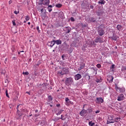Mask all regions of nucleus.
Returning <instances> with one entry per match:
<instances>
[{"label":"nucleus","mask_w":126,"mask_h":126,"mask_svg":"<svg viewBox=\"0 0 126 126\" xmlns=\"http://www.w3.org/2000/svg\"><path fill=\"white\" fill-rule=\"evenodd\" d=\"M59 73H60L61 75H63V74H67V73H68V69L63 68L62 69V71H59Z\"/></svg>","instance_id":"6"},{"label":"nucleus","mask_w":126,"mask_h":126,"mask_svg":"<svg viewBox=\"0 0 126 126\" xmlns=\"http://www.w3.org/2000/svg\"><path fill=\"white\" fill-rule=\"evenodd\" d=\"M47 11H46V9L44 10V11L43 13H41V16L42 18V19H45L47 16V14H46V12Z\"/></svg>","instance_id":"15"},{"label":"nucleus","mask_w":126,"mask_h":126,"mask_svg":"<svg viewBox=\"0 0 126 126\" xmlns=\"http://www.w3.org/2000/svg\"><path fill=\"white\" fill-rule=\"evenodd\" d=\"M98 3L100 4H105V3H106V1L104 0H100L98 1Z\"/></svg>","instance_id":"24"},{"label":"nucleus","mask_w":126,"mask_h":126,"mask_svg":"<svg viewBox=\"0 0 126 126\" xmlns=\"http://www.w3.org/2000/svg\"><path fill=\"white\" fill-rule=\"evenodd\" d=\"M64 46H65L66 48H68V45L66 43V41H65L63 43Z\"/></svg>","instance_id":"39"},{"label":"nucleus","mask_w":126,"mask_h":126,"mask_svg":"<svg viewBox=\"0 0 126 126\" xmlns=\"http://www.w3.org/2000/svg\"><path fill=\"white\" fill-rule=\"evenodd\" d=\"M34 74L35 76H37V75H38V72L35 71Z\"/></svg>","instance_id":"52"},{"label":"nucleus","mask_w":126,"mask_h":126,"mask_svg":"<svg viewBox=\"0 0 126 126\" xmlns=\"http://www.w3.org/2000/svg\"><path fill=\"white\" fill-rule=\"evenodd\" d=\"M62 6H63V4H62L61 3L57 4L56 5V7H58V8H61V7H62Z\"/></svg>","instance_id":"27"},{"label":"nucleus","mask_w":126,"mask_h":126,"mask_svg":"<svg viewBox=\"0 0 126 126\" xmlns=\"http://www.w3.org/2000/svg\"><path fill=\"white\" fill-rule=\"evenodd\" d=\"M25 19H26V21H28V20H29L30 19V17L29 16H26Z\"/></svg>","instance_id":"36"},{"label":"nucleus","mask_w":126,"mask_h":126,"mask_svg":"<svg viewBox=\"0 0 126 126\" xmlns=\"http://www.w3.org/2000/svg\"><path fill=\"white\" fill-rule=\"evenodd\" d=\"M115 89H116V90L120 89V87H118V84H115Z\"/></svg>","instance_id":"37"},{"label":"nucleus","mask_w":126,"mask_h":126,"mask_svg":"<svg viewBox=\"0 0 126 126\" xmlns=\"http://www.w3.org/2000/svg\"><path fill=\"white\" fill-rule=\"evenodd\" d=\"M117 28L118 31H121V29L123 28V26L121 25H118L117 26Z\"/></svg>","instance_id":"22"},{"label":"nucleus","mask_w":126,"mask_h":126,"mask_svg":"<svg viewBox=\"0 0 126 126\" xmlns=\"http://www.w3.org/2000/svg\"><path fill=\"white\" fill-rule=\"evenodd\" d=\"M67 52L69 54H71V53H72V50L71 49L68 50Z\"/></svg>","instance_id":"44"},{"label":"nucleus","mask_w":126,"mask_h":126,"mask_svg":"<svg viewBox=\"0 0 126 126\" xmlns=\"http://www.w3.org/2000/svg\"><path fill=\"white\" fill-rule=\"evenodd\" d=\"M85 67V63H82L80 64V67L78 68V70H81V69H83V68H84Z\"/></svg>","instance_id":"18"},{"label":"nucleus","mask_w":126,"mask_h":126,"mask_svg":"<svg viewBox=\"0 0 126 126\" xmlns=\"http://www.w3.org/2000/svg\"><path fill=\"white\" fill-rule=\"evenodd\" d=\"M94 42L95 43H99L100 44L104 43V39L100 36H97L94 39Z\"/></svg>","instance_id":"5"},{"label":"nucleus","mask_w":126,"mask_h":126,"mask_svg":"<svg viewBox=\"0 0 126 126\" xmlns=\"http://www.w3.org/2000/svg\"><path fill=\"white\" fill-rule=\"evenodd\" d=\"M118 90H119L120 92H124V88H123L119 87V89H118Z\"/></svg>","instance_id":"34"},{"label":"nucleus","mask_w":126,"mask_h":126,"mask_svg":"<svg viewBox=\"0 0 126 126\" xmlns=\"http://www.w3.org/2000/svg\"><path fill=\"white\" fill-rule=\"evenodd\" d=\"M40 11H41V14H42V13H44V11H45V10H44V9H41L40 10Z\"/></svg>","instance_id":"51"},{"label":"nucleus","mask_w":126,"mask_h":126,"mask_svg":"<svg viewBox=\"0 0 126 126\" xmlns=\"http://www.w3.org/2000/svg\"><path fill=\"white\" fill-rule=\"evenodd\" d=\"M11 50L13 53H15V52H16V50H15V48H14V47H12L11 48Z\"/></svg>","instance_id":"35"},{"label":"nucleus","mask_w":126,"mask_h":126,"mask_svg":"<svg viewBox=\"0 0 126 126\" xmlns=\"http://www.w3.org/2000/svg\"><path fill=\"white\" fill-rule=\"evenodd\" d=\"M66 119V116L63 115H62L61 117L58 119V120H62V121H65Z\"/></svg>","instance_id":"20"},{"label":"nucleus","mask_w":126,"mask_h":126,"mask_svg":"<svg viewBox=\"0 0 126 126\" xmlns=\"http://www.w3.org/2000/svg\"><path fill=\"white\" fill-rule=\"evenodd\" d=\"M104 102V99L102 97H96V103L97 104H101Z\"/></svg>","instance_id":"9"},{"label":"nucleus","mask_w":126,"mask_h":126,"mask_svg":"<svg viewBox=\"0 0 126 126\" xmlns=\"http://www.w3.org/2000/svg\"><path fill=\"white\" fill-rule=\"evenodd\" d=\"M107 81L109 82V83H112L113 82V80H114V77L113 76H108L107 78Z\"/></svg>","instance_id":"10"},{"label":"nucleus","mask_w":126,"mask_h":126,"mask_svg":"<svg viewBox=\"0 0 126 126\" xmlns=\"http://www.w3.org/2000/svg\"><path fill=\"white\" fill-rule=\"evenodd\" d=\"M5 94H6V97H8V98H9V95H8V93L7 92V90L6 91Z\"/></svg>","instance_id":"42"},{"label":"nucleus","mask_w":126,"mask_h":126,"mask_svg":"<svg viewBox=\"0 0 126 126\" xmlns=\"http://www.w3.org/2000/svg\"><path fill=\"white\" fill-rule=\"evenodd\" d=\"M90 8H92V9H93V8H94V6L91 5Z\"/></svg>","instance_id":"59"},{"label":"nucleus","mask_w":126,"mask_h":126,"mask_svg":"<svg viewBox=\"0 0 126 126\" xmlns=\"http://www.w3.org/2000/svg\"><path fill=\"white\" fill-rule=\"evenodd\" d=\"M5 83H8V80L6 79L5 80Z\"/></svg>","instance_id":"58"},{"label":"nucleus","mask_w":126,"mask_h":126,"mask_svg":"<svg viewBox=\"0 0 126 126\" xmlns=\"http://www.w3.org/2000/svg\"><path fill=\"white\" fill-rule=\"evenodd\" d=\"M96 13L97 16H100V15H102V12H101V11L96 12Z\"/></svg>","instance_id":"31"},{"label":"nucleus","mask_w":126,"mask_h":126,"mask_svg":"<svg viewBox=\"0 0 126 126\" xmlns=\"http://www.w3.org/2000/svg\"><path fill=\"white\" fill-rule=\"evenodd\" d=\"M79 26L82 27V28H85V27H86V25H84L83 23L79 24Z\"/></svg>","instance_id":"30"},{"label":"nucleus","mask_w":126,"mask_h":126,"mask_svg":"<svg viewBox=\"0 0 126 126\" xmlns=\"http://www.w3.org/2000/svg\"><path fill=\"white\" fill-rule=\"evenodd\" d=\"M65 102H66V103H68V101H69V99L68 98V97H66L65 98Z\"/></svg>","instance_id":"43"},{"label":"nucleus","mask_w":126,"mask_h":126,"mask_svg":"<svg viewBox=\"0 0 126 126\" xmlns=\"http://www.w3.org/2000/svg\"><path fill=\"white\" fill-rule=\"evenodd\" d=\"M95 41H93V42H92L93 45H96V44H95Z\"/></svg>","instance_id":"63"},{"label":"nucleus","mask_w":126,"mask_h":126,"mask_svg":"<svg viewBox=\"0 0 126 126\" xmlns=\"http://www.w3.org/2000/svg\"><path fill=\"white\" fill-rule=\"evenodd\" d=\"M95 82H97V83H100V82H102V79H96Z\"/></svg>","instance_id":"29"},{"label":"nucleus","mask_w":126,"mask_h":126,"mask_svg":"<svg viewBox=\"0 0 126 126\" xmlns=\"http://www.w3.org/2000/svg\"><path fill=\"white\" fill-rule=\"evenodd\" d=\"M52 7H53V6H52V5H48L47 8H52Z\"/></svg>","instance_id":"53"},{"label":"nucleus","mask_w":126,"mask_h":126,"mask_svg":"<svg viewBox=\"0 0 126 126\" xmlns=\"http://www.w3.org/2000/svg\"><path fill=\"white\" fill-rule=\"evenodd\" d=\"M13 60H17V56H15V57H13Z\"/></svg>","instance_id":"54"},{"label":"nucleus","mask_w":126,"mask_h":126,"mask_svg":"<svg viewBox=\"0 0 126 126\" xmlns=\"http://www.w3.org/2000/svg\"><path fill=\"white\" fill-rule=\"evenodd\" d=\"M87 110L85 109H83L80 112V116H82V117H84L85 116V114H87Z\"/></svg>","instance_id":"13"},{"label":"nucleus","mask_w":126,"mask_h":126,"mask_svg":"<svg viewBox=\"0 0 126 126\" xmlns=\"http://www.w3.org/2000/svg\"><path fill=\"white\" fill-rule=\"evenodd\" d=\"M70 20H71V21L72 22H73L75 21V20H74V18H73V17H71L70 18Z\"/></svg>","instance_id":"40"},{"label":"nucleus","mask_w":126,"mask_h":126,"mask_svg":"<svg viewBox=\"0 0 126 126\" xmlns=\"http://www.w3.org/2000/svg\"><path fill=\"white\" fill-rule=\"evenodd\" d=\"M114 120H115V123H119V122H120V120H121V118L120 117H117V118H115Z\"/></svg>","instance_id":"25"},{"label":"nucleus","mask_w":126,"mask_h":126,"mask_svg":"<svg viewBox=\"0 0 126 126\" xmlns=\"http://www.w3.org/2000/svg\"><path fill=\"white\" fill-rule=\"evenodd\" d=\"M36 29H37V31H38V32H40V30H39V26H37V27H36Z\"/></svg>","instance_id":"55"},{"label":"nucleus","mask_w":126,"mask_h":126,"mask_svg":"<svg viewBox=\"0 0 126 126\" xmlns=\"http://www.w3.org/2000/svg\"><path fill=\"white\" fill-rule=\"evenodd\" d=\"M22 116V113L19 110H17L16 118L17 120H20L21 116Z\"/></svg>","instance_id":"7"},{"label":"nucleus","mask_w":126,"mask_h":126,"mask_svg":"<svg viewBox=\"0 0 126 126\" xmlns=\"http://www.w3.org/2000/svg\"><path fill=\"white\" fill-rule=\"evenodd\" d=\"M73 82V78L72 77L66 78V80H65V84L67 86H69L71 85Z\"/></svg>","instance_id":"3"},{"label":"nucleus","mask_w":126,"mask_h":126,"mask_svg":"<svg viewBox=\"0 0 126 126\" xmlns=\"http://www.w3.org/2000/svg\"><path fill=\"white\" fill-rule=\"evenodd\" d=\"M48 102H51V101H53V97H52V95H49L48 96Z\"/></svg>","instance_id":"26"},{"label":"nucleus","mask_w":126,"mask_h":126,"mask_svg":"<svg viewBox=\"0 0 126 126\" xmlns=\"http://www.w3.org/2000/svg\"><path fill=\"white\" fill-rule=\"evenodd\" d=\"M96 66L98 68H101V64H97Z\"/></svg>","instance_id":"45"},{"label":"nucleus","mask_w":126,"mask_h":126,"mask_svg":"<svg viewBox=\"0 0 126 126\" xmlns=\"http://www.w3.org/2000/svg\"><path fill=\"white\" fill-rule=\"evenodd\" d=\"M27 94H29V95H31V94L30 93V92H26Z\"/></svg>","instance_id":"57"},{"label":"nucleus","mask_w":126,"mask_h":126,"mask_svg":"<svg viewBox=\"0 0 126 126\" xmlns=\"http://www.w3.org/2000/svg\"><path fill=\"white\" fill-rule=\"evenodd\" d=\"M90 21H91V22H95V21H96V18L91 17L90 18Z\"/></svg>","instance_id":"23"},{"label":"nucleus","mask_w":126,"mask_h":126,"mask_svg":"<svg viewBox=\"0 0 126 126\" xmlns=\"http://www.w3.org/2000/svg\"><path fill=\"white\" fill-rule=\"evenodd\" d=\"M38 3L39 5H49L50 4V0H39Z\"/></svg>","instance_id":"4"},{"label":"nucleus","mask_w":126,"mask_h":126,"mask_svg":"<svg viewBox=\"0 0 126 126\" xmlns=\"http://www.w3.org/2000/svg\"><path fill=\"white\" fill-rule=\"evenodd\" d=\"M36 66H39L40 65V63H38L37 64H36Z\"/></svg>","instance_id":"64"},{"label":"nucleus","mask_w":126,"mask_h":126,"mask_svg":"<svg viewBox=\"0 0 126 126\" xmlns=\"http://www.w3.org/2000/svg\"><path fill=\"white\" fill-rule=\"evenodd\" d=\"M105 26L101 24L97 28V33L99 36H103L105 34V31L104 30Z\"/></svg>","instance_id":"1"},{"label":"nucleus","mask_w":126,"mask_h":126,"mask_svg":"<svg viewBox=\"0 0 126 126\" xmlns=\"http://www.w3.org/2000/svg\"><path fill=\"white\" fill-rule=\"evenodd\" d=\"M88 111L89 113H92V111H93L92 109H88Z\"/></svg>","instance_id":"46"},{"label":"nucleus","mask_w":126,"mask_h":126,"mask_svg":"<svg viewBox=\"0 0 126 126\" xmlns=\"http://www.w3.org/2000/svg\"><path fill=\"white\" fill-rule=\"evenodd\" d=\"M23 74H24L25 75H29V72H23Z\"/></svg>","instance_id":"38"},{"label":"nucleus","mask_w":126,"mask_h":126,"mask_svg":"<svg viewBox=\"0 0 126 126\" xmlns=\"http://www.w3.org/2000/svg\"><path fill=\"white\" fill-rule=\"evenodd\" d=\"M12 23H13V25L14 26H15V25H16V23H15V21H12Z\"/></svg>","instance_id":"47"},{"label":"nucleus","mask_w":126,"mask_h":126,"mask_svg":"<svg viewBox=\"0 0 126 126\" xmlns=\"http://www.w3.org/2000/svg\"><path fill=\"white\" fill-rule=\"evenodd\" d=\"M84 77H85L86 80H90V76L88 74V73H86Z\"/></svg>","instance_id":"19"},{"label":"nucleus","mask_w":126,"mask_h":126,"mask_svg":"<svg viewBox=\"0 0 126 126\" xmlns=\"http://www.w3.org/2000/svg\"><path fill=\"white\" fill-rule=\"evenodd\" d=\"M110 38L112 39V40H114V41H117L118 36L116 35L114 33H113V36H111Z\"/></svg>","instance_id":"16"},{"label":"nucleus","mask_w":126,"mask_h":126,"mask_svg":"<svg viewBox=\"0 0 126 126\" xmlns=\"http://www.w3.org/2000/svg\"><path fill=\"white\" fill-rule=\"evenodd\" d=\"M81 77H82V76L80 74H77L74 76L75 80H79Z\"/></svg>","instance_id":"11"},{"label":"nucleus","mask_w":126,"mask_h":126,"mask_svg":"<svg viewBox=\"0 0 126 126\" xmlns=\"http://www.w3.org/2000/svg\"><path fill=\"white\" fill-rule=\"evenodd\" d=\"M89 45H90V46L93 45V43H92V41H90V42H89Z\"/></svg>","instance_id":"56"},{"label":"nucleus","mask_w":126,"mask_h":126,"mask_svg":"<svg viewBox=\"0 0 126 126\" xmlns=\"http://www.w3.org/2000/svg\"><path fill=\"white\" fill-rule=\"evenodd\" d=\"M59 16L60 17V18H61V19H63L64 17V14L63 12L61 11L59 14Z\"/></svg>","instance_id":"17"},{"label":"nucleus","mask_w":126,"mask_h":126,"mask_svg":"<svg viewBox=\"0 0 126 126\" xmlns=\"http://www.w3.org/2000/svg\"><path fill=\"white\" fill-rule=\"evenodd\" d=\"M63 31H65L66 34H68L69 33H70L71 31V28L66 27L64 28Z\"/></svg>","instance_id":"8"},{"label":"nucleus","mask_w":126,"mask_h":126,"mask_svg":"<svg viewBox=\"0 0 126 126\" xmlns=\"http://www.w3.org/2000/svg\"><path fill=\"white\" fill-rule=\"evenodd\" d=\"M11 3H12V1L11 0L9 1V4H10Z\"/></svg>","instance_id":"61"},{"label":"nucleus","mask_w":126,"mask_h":126,"mask_svg":"<svg viewBox=\"0 0 126 126\" xmlns=\"http://www.w3.org/2000/svg\"><path fill=\"white\" fill-rule=\"evenodd\" d=\"M98 113H100L99 110H97L96 111H95V114H98Z\"/></svg>","instance_id":"60"},{"label":"nucleus","mask_w":126,"mask_h":126,"mask_svg":"<svg viewBox=\"0 0 126 126\" xmlns=\"http://www.w3.org/2000/svg\"><path fill=\"white\" fill-rule=\"evenodd\" d=\"M115 121L116 120H115V118L113 115H109L106 124L107 125H109V124H114Z\"/></svg>","instance_id":"2"},{"label":"nucleus","mask_w":126,"mask_h":126,"mask_svg":"<svg viewBox=\"0 0 126 126\" xmlns=\"http://www.w3.org/2000/svg\"><path fill=\"white\" fill-rule=\"evenodd\" d=\"M54 42L55 44H57V45H61L62 44V41L61 39H58L57 40H54Z\"/></svg>","instance_id":"21"},{"label":"nucleus","mask_w":126,"mask_h":126,"mask_svg":"<svg viewBox=\"0 0 126 126\" xmlns=\"http://www.w3.org/2000/svg\"><path fill=\"white\" fill-rule=\"evenodd\" d=\"M123 70H126V67H123Z\"/></svg>","instance_id":"62"},{"label":"nucleus","mask_w":126,"mask_h":126,"mask_svg":"<svg viewBox=\"0 0 126 126\" xmlns=\"http://www.w3.org/2000/svg\"><path fill=\"white\" fill-rule=\"evenodd\" d=\"M6 72V71H5V69H3V70H2V71L1 72V74H3V75H5Z\"/></svg>","instance_id":"32"},{"label":"nucleus","mask_w":126,"mask_h":126,"mask_svg":"<svg viewBox=\"0 0 126 126\" xmlns=\"http://www.w3.org/2000/svg\"><path fill=\"white\" fill-rule=\"evenodd\" d=\"M63 112V110H60L58 113H56V115L57 116H59V115H61Z\"/></svg>","instance_id":"28"},{"label":"nucleus","mask_w":126,"mask_h":126,"mask_svg":"<svg viewBox=\"0 0 126 126\" xmlns=\"http://www.w3.org/2000/svg\"><path fill=\"white\" fill-rule=\"evenodd\" d=\"M48 11L49 12H51V11H52V10H53V9L51 8H48Z\"/></svg>","instance_id":"50"},{"label":"nucleus","mask_w":126,"mask_h":126,"mask_svg":"<svg viewBox=\"0 0 126 126\" xmlns=\"http://www.w3.org/2000/svg\"><path fill=\"white\" fill-rule=\"evenodd\" d=\"M55 40H53L51 42H49L47 43L48 46H50V47H54V46L55 45Z\"/></svg>","instance_id":"14"},{"label":"nucleus","mask_w":126,"mask_h":126,"mask_svg":"<svg viewBox=\"0 0 126 126\" xmlns=\"http://www.w3.org/2000/svg\"><path fill=\"white\" fill-rule=\"evenodd\" d=\"M89 125L90 126H93L94 125H95V123H92V121H91L89 122Z\"/></svg>","instance_id":"33"},{"label":"nucleus","mask_w":126,"mask_h":126,"mask_svg":"<svg viewBox=\"0 0 126 126\" xmlns=\"http://www.w3.org/2000/svg\"><path fill=\"white\" fill-rule=\"evenodd\" d=\"M14 13H15V14H18V13H19V11L17 12V11H14Z\"/></svg>","instance_id":"48"},{"label":"nucleus","mask_w":126,"mask_h":126,"mask_svg":"<svg viewBox=\"0 0 126 126\" xmlns=\"http://www.w3.org/2000/svg\"><path fill=\"white\" fill-rule=\"evenodd\" d=\"M114 68H115V64H112L111 66H110V69H114Z\"/></svg>","instance_id":"41"},{"label":"nucleus","mask_w":126,"mask_h":126,"mask_svg":"<svg viewBox=\"0 0 126 126\" xmlns=\"http://www.w3.org/2000/svg\"><path fill=\"white\" fill-rule=\"evenodd\" d=\"M125 99V96L123 94H121L118 96V101H123Z\"/></svg>","instance_id":"12"},{"label":"nucleus","mask_w":126,"mask_h":126,"mask_svg":"<svg viewBox=\"0 0 126 126\" xmlns=\"http://www.w3.org/2000/svg\"><path fill=\"white\" fill-rule=\"evenodd\" d=\"M43 85L46 87V86H48L49 85V84L43 83Z\"/></svg>","instance_id":"49"}]
</instances>
